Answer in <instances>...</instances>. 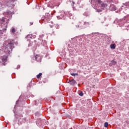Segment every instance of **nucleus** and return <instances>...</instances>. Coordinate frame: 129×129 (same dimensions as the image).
<instances>
[{
    "label": "nucleus",
    "mask_w": 129,
    "mask_h": 129,
    "mask_svg": "<svg viewBox=\"0 0 129 129\" xmlns=\"http://www.w3.org/2000/svg\"><path fill=\"white\" fill-rule=\"evenodd\" d=\"M2 65L3 66H5L6 65V62H7V61H8V57L6 55L3 56L2 57Z\"/></svg>",
    "instance_id": "obj_1"
},
{
    "label": "nucleus",
    "mask_w": 129,
    "mask_h": 129,
    "mask_svg": "<svg viewBox=\"0 0 129 129\" xmlns=\"http://www.w3.org/2000/svg\"><path fill=\"white\" fill-rule=\"evenodd\" d=\"M68 83H69L71 85H74V84H76V81L74 79H72L69 80V82H68Z\"/></svg>",
    "instance_id": "obj_2"
},
{
    "label": "nucleus",
    "mask_w": 129,
    "mask_h": 129,
    "mask_svg": "<svg viewBox=\"0 0 129 129\" xmlns=\"http://www.w3.org/2000/svg\"><path fill=\"white\" fill-rule=\"evenodd\" d=\"M110 49H111L112 50H114V49H115V47H116V45H115V44H110Z\"/></svg>",
    "instance_id": "obj_3"
},
{
    "label": "nucleus",
    "mask_w": 129,
    "mask_h": 129,
    "mask_svg": "<svg viewBox=\"0 0 129 129\" xmlns=\"http://www.w3.org/2000/svg\"><path fill=\"white\" fill-rule=\"evenodd\" d=\"M39 58L40 59V56L38 55H36L35 56V60L36 61H39Z\"/></svg>",
    "instance_id": "obj_4"
},
{
    "label": "nucleus",
    "mask_w": 129,
    "mask_h": 129,
    "mask_svg": "<svg viewBox=\"0 0 129 129\" xmlns=\"http://www.w3.org/2000/svg\"><path fill=\"white\" fill-rule=\"evenodd\" d=\"M101 6L102 8H105V7H107V5L104 3L101 4Z\"/></svg>",
    "instance_id": "obj_5"
},
{
    "label": "nucleus",
    "mask_w": 129,
    "mask_h": 129,
    "mask_svg": "<svg viewBox=\"0 0 129 129\" xmlns=\"http://www.w3.org/2000/svg\"><path fill=\"white\" fill-rule=\"evenodd\" d=\"M41 76H42V73H39L38 75H37V79H40Z\"/></svg>",
    "instance_id": "obj_6"
},
{
    "label": "nucleus",
    "mask_w": 129,
    "mask_h": 129,
    "mask_svg": "<svg viewBox=\"0 0 129 129\" xmlns=\"http://www.w3.org/2000/svg\"><path fill=\"white\" fill-rule=\"evenodd\" d=\"M123 5L125 6V7H128V8H129V2H126L125 3L123 4Z\"/></svg>",
    "instance_id": "obj_7"
},
{
    "label": "nucleus",
    "mask_w": 129,
    "mask_h": 129,
    "mask_svg": "<svg viewBox=\"0 0 129 129\" xmlns=\"http://www.w3.org/2000/svg\"><path fill=\"white\" fill-rule=\"evenodd\" d=\"M8 22H6V23L5 24V30L6 31L7 30V28H8Z\"/></svg>",
    "instance_id": "obj_8"
},
{
    "label": "nucleus",
    "mask_w": 129,
    "mask_h": 129,
    "mask_svg": "<svg viewBox=\"0 0 129 129\" xmlns=\"http://www.w3.org/2000/svg\"><path fill=\"white\" fill-rule=\"evenodd\" d=\"M15 44H16V43L14 41V40H13L12 41H10V42L9 43L10 45H15Z\"/></svg>",
    "instance_id": "obj_9"
},
{
    "label": "nucleus",
    "mask_w": 129,
    "mask_h": 129,
    "mask_svg": "<svg viewBox=\"0 0 129 129\" xmlns=\"http://www.w3.org/2000/svg\"><path fill=\"white\" fill-rule=\"evenodd\" d=\"M1 24H4L5 23V19L2 18L1 19Z\"/></svg>",
    "instance_id": "obj_10"
},
{
    "label": "nucleus",
    "mask_w": 129,
    "mask_h": 129,
    "mask_svg": "<svg viewBox=\"0 0 129 129\" xmlns=\"http://www.w3.org/2000/svg\"><path fill=\"white\" fill-rule=\"evenodd\" d=\"M104 126L105 127H107V126H108V123L107 122H105Z\"/></svg>",
    "instance_id": "obj_11"
},
{
    "label": "nucleus",
    "mask_w": 129,
    "mask_h": 129,
    "mask_svg": "<svg viewBox=\"0 0 129 129\" xmlns=\"http://www.w3.org/2000/svg\"><path fill=\"white\" fill-rule=\"evenodd\" d=\"M12 32L13 33V34H15V33H16V29H15V28H12Z\"/></svg>",
    "instance_id": "obj_12"
},
{
    "label": "nucleus",
    "mask_w": 129,
    "mask_h": 129,
    "mask_svg": "<svg viewBox=\"0 0 129 129\" xmlns=\"http://www.w3.org/2000/svg\"><path fill=\"white\" fill-rule=\"evenodd\" d=\"M71 75L72 76H78V74H74V73H73V74H71Z\"/></svg>",
    "instance_id": "obj_13"
},
{
    "label": "nucleus",
    "mask_w": 129,
    "mask_h": 129,
    "mask_svg": "<svg viewBox=\"0 0 129 129\" xmlns=\"http://www.w3.org/2000/svg\"><path fill=\"white\" fill-rule=\"evenodd\" d=\"M79 94L80 96H83L84 95L83 92H81Z\"/></svg>",
    "instance_id": "obj_14"
},
{
    "label": "nucleus",
    "mask_w": 129,
    "mask_h": 129,
    "mask_svg": "<svg viewBox=\"0 0 129 129\" xmlns=\"http://www.w3.org/2000/svg\"><path fill=\"white\" fill-rule=\"evenodd\" d=\"M111 63H112L113 65H115V64H116V62L114 61V60H112Z\"/></svg>",
    "instance_id": "obj_15"
},
{
    "label": "nucleus",
    "mask_w": 129,
    "mask_h": 129,
    "mask_svg": "<svg viewBox=\"0 0 129 129\" xmlns=\"http://www.w3.org/2000/svg\"><path fill=\"white\" fill-rule=\"evenodd\" d=\"M97 12H98V13H101V12H102V11H101V10L99 9V10H98L97 11Z\"/></svg>",
    "instance_id": "obj_16"
},
{
    "label": "nucleus",
    "mask_w": 129,
    "mask_h": 129,
    "mask_svg": "<svg viewBox=\"0 0 129 129\" xmlns=\"http://www.w3.org/2000/svg\"><path fill=\"white\" fill-rule=\"evenodd\" d=\"M102 2L100 0L98 1V4H101Z\"/></svg>",
    "instance_id": "obj_17"
},
{
    "label": "nucleus",
    "mask_w": 129,
    "mask_h": 129,
    "mask_svg": "<svg viewBox=\"0 0 129 129\" xmlns=\"http://www.w3.org/2000/svg\"><path fill=\"white\" fill-rule=\"evenodd\" d=\"M33 24V22H30V26H32V25Z\"/></svg>",
    "instance_id": "obj_18"
}]
</instances>
